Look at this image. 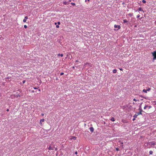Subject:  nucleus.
<instances>
[{
    "label": "nucleus",
    "mask_w": 156,
    "mask_h": 156,
    "mask_svg": "<svg viewBox=\"0 0 156 156\" xmlns=\"http://www.w3.org/2000/svg\"><path fill=\"white\" fill-rule=\"evenodd\" d=\"M34 92V90H33V91H32V92Z\"/></svg>",
    "instance_id": "nucleus-44"
},
{
    "label": "nucleus",
    "mask_w": 156,
    "mask_h": 156,
    "mask_svg": "<svg viewBox=\"0 0 156 156\" xmlns=\"http://www.w3.org/2000/svg\"><path fill=\"white\" fill-rule=\"evenodd\" d=\"M25 80H24L23 81V83H25Z\"/></svg>",
    "instance_id": "nucleus-28"
},
{
    "label": "nucleus",
    "mask_w": 156,
    "mask_h": 156,
    "mask_svg": "<svg viewBox=\"0 0 156 156\" xmlns=\"http://www.w3.org/2000/svg\"><path fill=\"white\" fill-rule=\"evenodd\" d=\"M151 107V106H149V108L150 109Z\"/></svg>",
    "instance_id": "nucleus-39"
},
{
    "label": "nucleus",
    "mask_w": 156,
    "mask_h": 156,
    "mask_svg": "<svg viewBox=\"0 0 156 156\" xmlns=\"http://www.w3.org/2000/svg\"><path fill=\"white\" fill-rule=\"evenodd\" d=\"M142 2L144 3H146V1L145 0H143L142 1Z\"/></svg>",
    "instance_id": "nucleus-21"
},
{
    "label": "nucleus",
    "mask_w": 156,
    "mask_h": 156,
    "mask_svg": "<svg viewBox=\"0 0 156 156\" xmlns=\"http://www.w3.org/2000/svg\"><path fill=\"white\" fill-rule=\"evenodd\" d=\"M64 74V73H60V75L62 76Z\"/></svg>",
    "instance_id": "nucleus-24"
},
{
    "label": "nucleus",
    "mask_w": 156,
    "mask_h": 156,
    "mask_svg": "<svg viewBox=\"0 0 156 156\" xmlns=\"http://www.w3.org/2000/svg\"><path fill=\"white\" fill-rule=\"evenodd\" d=\"M55 151H56L57 150V148H55Z\"/></svg>",
    "instance_id": "nucleus-35"
},
{
    "label": "nucleus",
    "mask_w": 156,
    "mask_h": 156,
    "mask_svg": "<svg viewBox=\"0 0 156 156\" xmlns=\"http://www.w3.org/2000/svg\"><path fill=\"white\" fill-rule=\"evenodd\" d=\"M44 119H40V124L41 126L42 125V122H44Z\"/></svg>",
    "instance_id": "nucleus-4"
},
{
    "label": "nucleus",
    "mask_w": 156,
    "mask_h": 156,
    "mask_svg": "<svg viewBox=\"0 0 156 156\" xmlns=\"http://www.w3.org/2000/svg\"><path fill=\"white\" fill-rule=\"evenodd\" d=\"M138 115V114H137V113L135 114L133 116V117L135 118H136L137 117V116Z\"/></svg>",
    "instance_id": "nucleus-7"
},
{
    "label": "nucleus",
    "mask_w": 156,
    "mask_h": 156,
    "mask_svg": "<svg viewBox=\"0 0 156 156\" xmlns=\"http://www.w3.org/2000/svg\"><path fill=\"white\" fill-rule=\"evenodd\" d=\"M119 69L120 70H121V71H122L123 70V69L122 68H120Z\"/></svg>",
    "instance_id": "nucleus-32"
},
{
    "label": "nucleus",
    "mask_w": 156,
    "mask_h": 156,
    "mask_svg": "<svg viewBox=\"0 0 156 156\" xmlns=\"http://www.w3.org/2000/svg\"><path fill=\"white\" fill-rule=\"evenodd\" d=\"M123 21L124 23H126L128 22V21L126 19L124 20Z\"/></svg>",
    "instance_id": "nucleus-13"
},
{
    "label": "nucleus",
    "mask_w": 156,
    "mask_h": 156,
    "mask_svg": "<svg viewBox=\"0 0 156 156\" xmlns=\"http://www.w3.org/2000/svg\"><path fill=\"white\" fill-rule=\"evenodd\" d=\"M6 111H8H8H9V109H7L6 110Z\"/></svg>",
    "instance_id": "nucleus-43"
},
{
    "label": "nucleus",
    "mask_w": 156,
    "mask_h": 156,
    "mask_svg": "<svg viewBox=\"0 0 156 156\" xmlns=\"http://www.w3.org/2000/svg\"><path fill=\"white\" fill-rule=\"evenodd\" d=\"M72 139H73L74 140H76V137H73L72 138Z\"/></svg>",
    "instance_id": "nucleus-19"
},
{
    "label": "nucleus",
    "mask_w": 156,
    "mask_h": 156,
    "mask_svg": "<svg viewBox=\"0 0 156 156\" xmlns=\"http://www.w3.org/2000/svg\"><path fill=\"white\" fill-rule=\"evenodd\" d=\"M112 71L113 73H116L117 72V70L116 69H113Z\"/></svg>",
    "instance_id": "nucleus-9"
},
{
    "label": "nucleus",
    "mask_w": 156,
    "mask_h": 156,
    "mask_svg": "<svg viewBox=\"0 0 156 156\" xmlns=\"http://www.w3.org/2000/svg\"><path fill=\"white\" fill-rule=\"evenodd\" d=\"M87 1H88V2H89V1H90V0H87Z\"/></svg>",
    "instance_id": "nucleus-47"
},
{
    "label": "nucleus",
    "mask_w": 156,
    "mask_h": 156,
    "mask_svg": "<svg viewBox=\"0 0 156 156\" xmlns=\"http://www.w3.org/2000/svg\"><path fill=\"white\" fill-rule=\"evenodd\" d=\"M153 104H154V105H156V101H154L153 102Z\"/></svg>",
    "instance_id": "nucleus-26"
},
{
    "label": "nucleus",
    "mask_w": 156,
    "mask_h": 156,
    "mask_svg": "<svg viewBox=\"0 0 156 156\" xmlns=\"http://www.w3.org/2000/svg\"><path fill=\"white\" fill-rule=\"evenodd\" d=\"M153 152L152 151H149V154H153Z\"/></svg>",
    "instance_id": "nucleus-14"
},
{
    "label": "nucleus",
    "mask_w": 156,
    "mask_h": 156,
    "mask_svg": "<svg viewBox=\"0 0 156 156\" xmlns=\"http://www.w3.org/2000/svg\"><path fill=\"white\" fill-rule=\"evenodd\" d=\"M76 62H78L79 61L78 60H76Z\"/></svg>",
    "instance_id": "nucleus-40"
},
{
    "label": "nucleus",
    "mask_w": 156,
    "mask_h": 156,
    "mask_svg": "<svg viewBox=\"0 0 156 156\" xmlns=\"http://www.w3.org/2000/svg\"><path fill=\"white\" fill-rule=\"evenodd\" d=\"M58 25H59V24H60V22H58Z\"/></svg>",
    "instance_id": "nucleus-29"
},
{
    "label": "nucleus",
    "mask_w": 156,
    "mask_h": 156,
    "mask_svg": "<svg viewBox=\"0 0 156 156\" xmlns=\"http://www.w3.org/2000/svg\"><path fill=\"white\" fill-rule=\"evenodd\" d=\"M135 118H134L133 119V120L134 121L135 120Z\"/></svg>",
    "instance_id": "nucleus-34"
},
{
    "label": "nucleus",
    "mask_w": 156,
    "mask_h": 156,
    "mask_svg": "<svg viewBox=\"0 0 156 156\" xmlns=\"http://www.w3.org/2000/svg\"><path fill=\"white\" fill-rule=\"evenodd\" d=\"M147 90V91H149L150 90V88H149Z\"/></svg>",
    "instance_id": "nucleus-37"
},
{
    "label": "nucleus",
    "mask_w": 156,
    "mask_h": 156,
    "mask_svg": "<svg viewBox=\"0 0 156 156\" xmlns=\"http://www.w3.org/2000/svg\"><path fill=\"white\" fill-rule=\"evenodd\" d=\"M41 115H42V116H44V113H41Z\"/></svg>",
    "instance_id": "nucleus-33"
},
{
    "label": "nucleus",
    "mask_w": 156,
    "mask_h": 156,
    "mask_svg": "<svg viewBox=\"0 0 156 156\" xmlns=\"http://www.w3.org/2000/svg\"><path fill=\"white\" fill-rule=\"evenodd\" d=\"M86 1H87V0H85V2H86Z\"/></svg>",
    "instance_id": "nucleus-46"
},
{
    "label": "nucleus",
    "mask_w": 156,
    "mask_h": 156,
    "mask_svg": "<svg viewBox=\"0 0 156 156\" xmlns=\"http://www.w3.org/2000/svg\"><path fill=\"white\" fill-rule=\"evenodd\" d=\"M24 27L25 28H27V26L26 25H24Z\"/></svg>",
    "instance_id": "nucleus-23"
},
{
    "label": "nucleus",
    "mask_w": 156,
    "mask_h": 156,
    "mask_svg": "<svg viewBox=\"0 0 156 156\" xmlns=\"http://www.w3.org/2000/svg\"><path fill=\"white\" fill-rule=\"evenodd\" d=\"M138 10H139V11H143L142 10L141 8V7H140L138 8Z\"/></svg>",
    "instance_id": "nucleus-16"
},
{
    "label": "nucleus",
    "mask_w": 156,
    "mask_h": 156,
    "mask_svg": "<svg viewBox=\"0 0 156 156\" xmlns=\"http://www.w3.org/2000/svg\"><path fill=\"white\" fill-rule=\"evenodd\" d=\"M114 27L115 28H118V29H119L121 28V27L120 25H115Z\"/></svg>",
    "instance_id": "nucleus-3"
},
{
    "label": "nucleus",
    "mask_w": 156,
    "mask_h": 156,
    "mask_svg": "<svg viewBox=\"0 0 156 156\" xmlns=\"http://www.w3.org/2000/svg\"><path fill=\"white\" fill-rule=\"evenodd\" d=\"M147 105H146L144 107V109H146L147 108Z\"/></svg>",
    "instance_id": "nucleus-17"
},
{
    "label": "nucleus",
    "mask_w": 156,
    "mask_h": 156,
    "mask_svg": "<svg viewBox=\"0 0 156 156\" xmlns=\"http://www.w3.org/2000/svg\"><path fill=\"white\" fill-rule=\"evenodd\" d=\"M116 150L117 151H119V149L118 148H116Z\"/></svg>",
    "instance_id": "nucleus-30"
},
{
    "label": "nucleus",
    "mask_w": 156,
    "mask_h": 156,
    "mask_svg": "<svg viewBox=\"0 0 156 156\" xmlns=\"http://www.w3.org/2000/svg\"><path fill=\"white\" fill-rule=\"evenodd\" d=\"M128 15H129L130 16L132 17L133 16V14L132 13H130L128 14Z\"/></svg>",
    "instance_id": "nucleus-8"
},
{
    "label": "nucleus",
    "mask_w": 156,
    "mask_h": 156,
    "mask_svg": "<svg viewBox=\"0 0 156 156\" xmlns=\"http://www.w3.org/2000/svg\"><path fill=\"white\" fill-rule=\"evenodd\" d=\"M10 78L9 77H7L6 78V79H9Z\"/></svg>",
    "instance_id": "nucleus-31"
},
{
    "label": "nucleus",
    "mask_w": 156,
    "mask_h": 156,
    "mask_svg": "<svg viewBox=\"0 0 156 156\" xmlns=\"http://www.w3.org/2000/svg\"><path fill=\"white\" fill-rule=\"evenodd\" d=\"M136 17L137 18H139L140 17V15L139 14L137 15Z\"/></svg>",
    "instance_id": "nucleus-25"
},
{
    "label": "nucleus",
    "mask_w": 156,
    "mask_h": 156,
    "mask_svg": "<svg viewBox=\"0 0 156 156\" xmlns=\"http://www.w3.org/2000/svg\"><path fill=\"white\" fill-rule=\"evenodd\" d=\"M56 27L57 28H58L59 27V26L58 25H57L56 26Z\"/></svg>",
    "instance_id": "nucleus-27"
},
{
    "label": "nucleus",
    "mask_w": 156,
    "mask_h": 156,
    "mask_svg": "<svg viewBox=\"0 0 156 156\" xmlns=\"http://www.w3.org/2000/svg\"><path fill=\"white\" fill-rule=\"evenodd\" d=\"M55 148L54 146L52 147L51 145L49 146L48 149L49 150H53L54 149V148Z\"/></svg>",
    "instance_id": "nucleus-2"
},
{
    "label": "nucleus",
    "mask_w": 156,
    "mask_h": 156,
    "mask_svg": "<svg viewBox=\"0 0 156 156\" xmlns=\"http://www.w3.org/2000/svg\"><path fill=\"white\" fill-rule=\"evenodd\" d=\"M152 54L154 57V59H156V51H154L152 53Z\"/></svg>",
    "instance_id": "nucleus-1"
},
{
    "label": "nucleus",
    "mask_w": 156,
    "mask_h": 156,
    "mask_svg": "<svg viewBox=\"0 0 156 156\" xmlns=\"http://www.w3.org/2000/svg\"><path fill=\"white\" fill-rule=\"evenodd\" d=\"M55 25H56V24H57L56 23H55Z\"/></svg>",
    "instance_id": "nucleus-45"
},
{
    "label": "nucleus",
    "mask_w": 156,
    "mask_h": 156,
    "mask_svg": "<svg viewBox=\"0 0 156 156\" xmlns=\"http://www.w3.org/2000/svg\"><path fill=\"white\" fill-rule=\"evenodd\" d=\"M90 130L91 132H93L94 129L93 127H90Z\"/></svg>",
    "instance_id": "nucleus-6"
},
{
    "label": "nucleus",
    "mask_w": 156,
    "mask_h": 156,
    "mask_svg": "<svg viewBox=\"0 0 156 156\" xmlns=\"http://www.w3.org/2000/svg\"><path fill=\"white\" fill-rule=\"evenodd\" d=\"M34 89H37V87H34Z\"/></svg>",
    "instance_id": "nucleus-36"
},
{
    "label": "nucleus",
    "mask_w": 156,
    "mask_h": 156,
    "mask_svg": "<svg viewBox=\"0 0 156 156\" xmlns=\"http://www.w3.org/2000/svg\"><path fill=\"white\" fill-rule=\"evenodd\" d=\"M71 4L73 5H75V4L74 3L72 2L71 3Z\"/></svg>",
    "instance_id": "nucleus-18"
},
{
    "label": "nucleus",
    "mask_w": 156,
    "mask_h": 156,
    "mask_svg": "<svg viewBox=\"0 0 156 156\" xmlns=\"http://www.w3.org/2000/svg\"><path fill=\"white\" fill-rule=\"evenodd\" d=\"M38 91H41V89H39L38 90Z\"/></svg>",
    "instance_id": "nucleus-42"
},
{
    "label": "nucleus",
    "mask_w": 156,
    "mask_h": 156,
    "mask_svg": "<svg viewBox=\"0 0 156 156\" xmlns=\"http://www.w3.org/2000/svg\"><path fill=\"white\" fill-rule=\"evenodd\" d=\"M58 56H60L61 57H62V56H63V54H58Z\"/></svg>",
    "instance_id": "nucleus-11"
},
{
    "label": "nucleus",
    "mask_w": 156,
    "mask_h": 156,
    "mask_svg": "<svg viewBox=\"0 0 156 156\" xmlns=\"http://www.w3.org/2000/svg\"><path fill=\"white\" fill-rule=\"evenodd\" d=\"M63 3L64 4L66 5L67 4V2H63Z\"/></svg>",
    "instance_id": "nucleus-22"
},
{
    "label": "nucleus",
    "mask_w": 156,
    "mask_h": 156,
    "mask_svg": "<svg viewBox=\"0 0 156 156\" xmlns=\"http://www.w3.org/2000/svg\"><path fill=\"white\" fill-rule=\"evenodd\" d=\"M111 120L113 122L115 121V119L114 117H112L111 118Z\"/></svg>",
    "instance_id": "nucleus-10"
},
{
    "label": "nucleus",
    "mask_w": 156,
    "mask_h": 156,
    "mask_svg": "<svg viewBox=\"0 0 156 156\" xmlns=\"http://www.w3.org/2000/svg\"><path fill=\"white\" fill-rule=\"evenodd\" d=\"M137 113V114H138V115H139L142 114V113H141V111H140V112H138V113Z\"/></svg>",
    "instance_id": "nucleus-20"
},
{
    "label": "nucleus",
    "mask_w": 156,
    "mask_h": 156,
    "mask_svg": "<svg viewBox=\"0 0 156 156\" xmlns=\"http://www.w3.org/2000/svg\"><path fill=\"white\" fill-rule=\"evenodd\" d=\"M147 90L144 89L143 90V91L145 93H147Z\"/></svg>",
    "instance_id": "nucleus-12"
},
{
    "label": "nucleus",
    "mask_w": 156,
    "mask_h": 156,
    "mask_svg": "<svg viewBox=\"0 0 156 156\" xmlns=\"http://www.w3.org/2000/svg\"><path fill=\"white\" fill-rule=\"evenodd\" d=\"M75 154H77V151H76V152H75Z\"/></svg>",
    "instance_id": "nucleus-38"
},
{
    "label": "nucleus",
    "mask_w": 156,
    "mask_h": 156,
    "mask_svg": "<svg viewBox=\"0 0 156 156\" xmlns=\"http://www.w3.org/2000/svg\"><path fill=\"white\" fill-rule=\"evenodd\" d=\"M133 101H139V100H137L135 98H134L133 99Z\"/></svg>",
    "instance_id": "nucleus-15"
},
{
    "label": "nucleus",
    "mask_w": 156,
    "mask_h": 156,
    "mask_svg": "<svg viewBox=\"0 0 156 156\" xmlns=\"http://www.w3.org/2000/svg\"><path fill=\"white\" fill-rule=\"evenodd\" d=\"M28 19L27 16H26L25 17L24 19L23 20V22L25 23L26 22L27 20Z\"/></svg>",
    "instance_id": "nucleus-5"
},
{
    "label": "nucleus",
    "mask_w": 156,
    "mask_h": 156,
    "mask_svg": "<svg viewBox=\"0 0 156 156\" xmlns=\"http://www.w3.org/2000/svg\"><path fill=\"white\" fill-rule=\"evenodd\" d=\"M20 97V95H18L17 96V97Z\"/></svg>",
    "instance_id": "nucleus-41"
}]
</instances>
